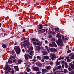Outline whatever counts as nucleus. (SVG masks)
<instances>
[{"instance_id": "nucleus-1", "label": "nucleus", "mask_w": 74, "mask_h": 74, "mask_svg": "<svg viewBox=\"0 0 74 74\" xmlns=\"http://www.w3.org/2000/svg\"><path fill=\"white\" fill-rule=\"evenodd\" d=\"M57 44L58 45H60L61 47L63 46V41L62 39H59L58 40Z\"/></svg>"}, {"instance_id": "nucleus-2", "label": "nucleus", "mask_w": 74, "mask_h": 74, "mask_svg": "<svg viewBox=\"0 0 74 74\" xmlns=\"http://www.w3.org/2000/svg\"><path fill=\"white\" fill-rule=\"evenodd\" d=\"M15 48H16L15 50L16 53L17 54H19L20 52H21V50L19 47V46H16Z\"/></svg>"}, {"instance_id": "nucleus-3", "label": "nucleus", "mask_w": 74, "mask_h": 74, "mask_svg": "<svg viewBox=\"0 0 74 74\" xmlns=\"http://www.w3.org/2000/svg\"><path fill=\"white\" fill-rule=\"evenodd\" d=\"M50 56L52 60H53L55 58H56V56H55V54H52L51 53H50Z\"/></svg>"}, {"instance_id": "nucleus-4", "label": "nucleus", "mask_w": 74, "mask_h": 74, "mask_svg": "<svg viewBox=\"0 0 74 74\" xmlns=\"http://www.w3.org/2000/svg\"><path fill=\"white\" fill-rule=\"evenodd\" d=\"M36 45H41V42H40L37 39H36Z\"/></svg>"}, {"instance_id": "nucleus-5", "label": "nucleus", "mask_w": 74, "mask_h": 74, "mask_svg": "<svg viewBox=\"0 0 74 74\" xmlns=\"http://www.w3.org/2000/svg\"><path fill=\"white\" fill-rule=\"evenodd\" d=\"M69 66H71V67L72 69H74V64H73L72 63H70L69 64Z\"/></svg>"}, {"instance_id": "nucleus-6", "label": "nucleus", "mask_w": 74, "mask_h": 74, "mask_svg": "<svg viewBox=\"0 0 74 74\" xmlns=\"http://www.w3.org/2000/svg\"><path fill=\"white\" fill-rule=\"evenodd\" d=\"M47 71V69H42V74H45V73H46Z\"/></svg>"}, {"instance_id": "nucleus-7", "label": "nucleus", "mask_w": 74, "mask_h": 74, "mask_svg": "<svg viewBox=\"0 0 74 74\" xmlns=\"http://www.w3.org/2000/svg\"><path fill=\"white\" fill-rule=\"evenodd\" d=\"M33 70L34 71H39V68L38 67H35L33 68Z\"/></svg>"}, {"instance_id": "nucleus-8", "label": "nucleus", "mask_w": 74, "mask_h": 74, "mask_svg": "<svg viewBox=\"0 0 74 74\" xmlns=\"http://www.w3.org/2000/svg\"><path fill=\"white\" fill-rule=\"evenodd\" d=\"M56 51V49L55 48H51L50 49V51L52 52H55Z\"/></svg>"}, {"instance_id": "nucleus-9", "label": "nucleus", "mask_w": 74, "mask_h": 74, "mask_svg": "<svg viewBox=\"0 0 74 74\" xmlns=\"http://www.w3.org/2000/svg\"><path fill=\"white\" fill-rule=\"evenodd\" d=\"M45 68L47 70H51V69H52V67L51 66H46Z\"/></svg>"}, {"instance_id": "nucleus-10", "label": "nucleus", "mask_w": 74, "mask_h": 74, "mask_svg": "<svg viewBox=\"0 0 74 74\" xmlns=\"http://www.w3.org/2000/svg\"><path fill=\"white\" fill-rule=\"evenodd\" d=\"M25 58L26 60H29V58L27 56V54H26L25 55Z\"/></svg>"}, {"instance_id": "nucleus-11", "label": "nucleus", "mask_w": 74, "mask_h": 74, "mask_svg": "<svg viewBox=\"0 0 74 74\" xmlns=\"http://www.w3.org/2000/svg\"><path fill=\"white\" fill-rule=\"evenodd\" d=\"M15 69L16 70V71H19V68L18 66H15L14 67Z\"/></svg>"}, {"instance_id": "nucleus-12", "label": "nucleus", "mask_w": 74, "mask_h": 74, "mask_svg": "<svg viewBox=\"0 0 74 74\" xmlns=\"http://www.w3.org/2000/svg\"><path fill=\"white\" fill-rule=\"evenodd\" d=\"M45 31V30L44 29H42V30H39V32H40V33H44Z\"/></svg>"}, {"instance_id": "nucleus-13", "label": "nucleus", "mask_w": 74, "mask_h": 74, "mask_svg": "<svg viewBox=\"0 0 74 74\" xmlns=\"http://www.w3.org/2000/svg\"><path fill=\"white\" fill-rule=\"evenodd\" d=\"M44 59H49V58L48 56H45L43 57Z\"/></svg>"}, {"instance_id": "nucleus-14", "label": "nucleus", "mask_w": 74, "mask_h": 74, "mask_svg": "<svg viewBox=\"0 0 74 74\" xmlns=\"http://www.w3.org/2000/svg\"><path fill=\"white\" fill-rule=\"evenodd\" d=\"M52 44H53V46H54L55 47H57V45H56V44L55 42H52Z\"/></svg>"}, {"instance_id": "nucleus-15", "label": "nucleus", "mask_w": 74, "mask_h": 74, "mask_svg": "<svg viewBox=\"0 0 74 74\" xmlns=\"http://www.w3.org/2000/svg\"><path fill=\"white\" fill-rule=\"evenodd\" d=\"M39 26H40L39 27V29H42V27L43 26V25L42 24H40L39 25Z\"/></svg>"}, {"instance_id": "nucleus-16", "label": "nucleus", "mask_w": 74, "mask_h": 74, "mask_svg": "<svg viewBox=\"0 0 74 74\" xmlns=\"http://www.w3.org/2000/svg\"><path fill=\"white\" fill-rule=\"evenodd\" d=\"M70 59H74V55H73L72 56L70 57Z\"/></svg>"}, {"instance_id": "nucleus-17", "label": "nucleus", "mask_w": 74, "mask_h": 74, "mask_svg": "<svg viewBox=\"0 0 74 74\" xmlns=\"http://www.w3.org/2000/svg\"><path fill=\"white\" fill-rule=\"evenodd\" d=\"M68 72V71L66 69H64V73H67Z\"/></svg>"}, {"instance_id": "nucleus-18", "label": "nucleus", "mask_w": 74, "mask_h": 74, "mask_svg": "<svg viewBox=\"0 0 74 74\" xmlns=\"http://www.w3.org/2000/svg\"><path fill=\"white\" fill-rule=\"evenodd\" d=\"M34 52H33V51H30L29 53V54L30 55H33Z\"/></svg>"}, {"instance_id": "nucleus-19", "label": "nucleus", "mask_w": 74, "mask_h": 74, "mask_svg": "<svg viewBox=\"0 0 74 74\" xmlns=\"http://www.w3.org/2000/svg\"><path fill=\"white\" fill-rule=\"evenodd\" d=\"M61 67H62V66H61V65L58 66H57V69L58 70L59 69H60V68H61Z\"/></svg>"}, {"instance_id": "nucleus-20", "label": "nucleus", "mask_w": 74, "mask_h": 74, "mask_svg": "<svg viewBox=\"0 0 74 74\" xmlns=\"http://www.w3.org/2000/svg\"><path fill=\"white\" fill-rule=\"evenodd\" d=\"M2 47L4 48H5L7 47V46H6V45L5 44L3 45Z\"/></svg>"}, {"instance_id": "nucleus-21", "label": "nucleus", "mask_w": 74, "mask_h": 74, "mask_svg": "<svg viewBox=\"0 0 74 74\" xmlns=\"http://www.w3.org/2000/svg\"><path fill=\"white\" fill-rule=\"evenodd\" d=\"M64 59V57H60L58 58V60H61V59Z\"/></svg>"}, {"instance_id": "nucleus-22", "label": "nucleus", "mask_w": 74, "mask_h": 74, "mask_svg": "<svg viewBox=\"0 0 74 74\" xmlns=\"http://www.w3.org/2000/svg\"><path fill=\"white\" fill-rule=\"evenodd\" d=\"M56 37H58V38H59V37H61V36H59V34H57Z\"/></svg>"}, {"instance_id": "nucleus-23", "label": "nucleus", "mask_w": 74, "mask_h": 74, "mask_svg": "<svg viewBox=\"0 0 74 74\" xmlns=\"http://www.w3.org/2000/svg\"><path fill=\"white\" fill-rule=\"evenodd\" d=\"M37 59H40V60H41V57L39 56H37Z\"/></svg>"}, {"instance_id": "nucleus-24", "label": "nucleus", "mask_w": 74, "mask_h": 74, "mask_svg": "<svg viewBox=\"0 0 74 74\" xmlns=\"http://www.w3.org/2000/svg\"><path fill=\"white\" fill-rule=\"evenodd\" d=\"M37 64H38V66H41V63L40 62H38L37 63Z\"/></svg>"}, {"instance_id": "nucleus-25", "label": "nucleus", "mask_w": 74, "mask_h": 74, "mask_svg": "<svg viewBox=\"0 0 74 74\" xmlns=\"http://www.w3.org/2000/svg\"><path fill=\"white\" fill-rule=\"evenodd\" d=\"M68 70H69V71H71L72 70V68H71V67H69L68 68Z\"/></svg>"}, {"instance_id": "nucleus-26", "label": "nucleus", "mask_w": 74, "mask_h": 74, "mask_svg": "<svg viewBox=\"0 0 74 74\" xmlns=\"http://www.w3.org/2000/svg\"><path fill=\"white\" fill-rule=\"evenodd\" d=\"M56 64L57 65H60V62H56Z\"/></svg>"}, {"instance_id": "nucleus-27", "label": "nucleus", "mask_w": 74, "mask_h": 74, "mask_svg": "<svg viewBox=\"0 0 74 74\" xmlns=\"http://www.w3.org/2000/svg\"><path fill=\"white\" fill-rule=\"evenodd\" d=\"M29 49L30 51H32V50H33V47H31L29 48Z\"/></svg>"}, {"instance_id": "nucleus-28", "label": "nucleus", "mask_w": 74, "mask_h": 74, "mask_svg": "<svg viewBox=\"0 0 74 74\" xmlns=\"http://www.w3.org/2000/svg\"><path fill=\"white\" fill-rule=\"evenodd\" d=\"M30 71V68H27V71L28 72H29Z\"/></svg>"}, {"instance_id": "nucleus-29", "label": "nucleus", "mask_w": 74, "mask_h": 74, "mask_svg": "<svg viewBox=\"0 0 74 74\" xmlns=\"http://www.w3.org/2000/svg\"><path fill=\"white\" fill-rule=\"evenodd\" d=\"M55 30L58 31L59 30V29L58 28H55Z\"/></svg>"}, {"instance_id": "nucleus-30", "label": "nucleus", "mask_w": 74, "mask_h": 74, "mask_svg": "<svg viewBox=\"0 0 74 74\" xmlns=\"http://www.w3.org/2000/svg\"><path fill=\"white\" fill-rule=\"evenodd\" d=\"M22 62V60H20L19 61H18V63H21Z\"/></svg>"}, {"instance_id": "nucleus-31", "label": "nucleus", "mask_w": 74, "mask_h": 74, "mask_svg": "<svg viewBox=\"0 0 74 74\" xmlns=\"http://www.w3.org/2000/svg\"><path fill=\"white\" fill-rule=\"evenodd\" d=\"M33 44L34 45H35L36 44H37V42L34 41L33 42Z\"/></svg>"}, {"instance_id": "nucleus-32", "label": "nucleus", "mask_w": 74, "mask_h": 74, "mask_svg": "<svg viewBox=\"0 0 74 74\" xmlns=\"http://www.w3.org/2000/svg\"><path fill=\"white\" fill-rule=\"evenodd\" d=\"M41 74V71H38L36 73V74Z\"/></svg>"}, {"instance_id": "nucleus-33", "label": "nucleus", "mask_w": 74, "mask_h": 74, "mask_svg": "<svg viewBox=\"0 0 74 74\" xmlns=\"http://www.w3.org/2000/svg\"><path fill=\"white\" fill-rule=\"evenodd\" d=\"M50 65H51V66H52L53 64V62H51L49 63Z\"/></svg>"}, {"instance_id": "nucleus-34", "label": "nucleus", "mask_w": 74, "mask_h": 74, "mask_svg": "<svg viewBox=\"0 0 74 74\" xmlns=\"http://www.w3.org/2000/svg\"><path fill=\"white\" fill-rule=\"evenodd\" d=\"M32 41H36V39L34 38H33L32 39Z\"/></svg>"}, {"instance_id": "nucleus-35", "label": "nucleus", "mask_w": 74, "mask_h": 74, "mask_svg": "<svg viewBox=\"0 0 74 74\" xmlns=\"http://www.w3.org/2000/svg\"><path fill=\"white\" fill-rule=\"evenodd\" d=\"M42 53H43V55H46V53H45V52L44 51H43L42 52Z\"/></svg>"}, {"instance_id": "nucleus-36", "label": "nucleus", "mask_w": 74, "mask_h": 74, "mask_svg": "<svg viewBox=\"0 0 74 74\" xmlns=\"http://www.w3.org/2000/svg\"><path fill=\"white\" fill-rule=\"evenodd\" d=\"M49 38H52V36L51 35H49Z\"/></svg>"}, {"instance_id": "nucleus-37", "label": "nucleus", "mask_w": 74, "mask_h": 74, "mask_svg": "<svg viewBox=\"0 0 74 74\" xmlns=\"http://www.w3.org/2000/svg\"><path fill=\"white\" fill-rule=\"evenodd\" d=\"M38 51H40V50H41V48H40V47H38Z\"/></svg>"}, {"instance_id": "nucleus-38", "label": "nucleus", "mask_w": 74, "mask_h": 74, "mask_svg": "<svg viewBox=\"0 0 74 74\" xmlns=\"http://www.w3.org/2000/svg\"><path fill=\"white\" fill-rule=\"evenodd\" d=\"M30 59H32L33 58V56H29V57Z\"/></svg>"}, {"instance_id": "nucleus-39", "label": "nucleus", "mask_w": 74, "mask_h": 74, "mask_svg": "<svg viewBox=\"0 0 74 74\" xmlns=\"http://www.w3.org/2000/svg\"><path fill=\"white\" fill-rule=\"evenodd\" d=\"M70 61H71V60L70 59L67 60V61L68 62H70Z\"/></svg>"}, {"instance_id": "nucleus-40", "label": "nucleus", "mask_w": 74, "mask_h": 74, "mask_svg": "<svg viewBox=\"0 0 74 74\" xmlns=\"http://www.w3.org/2000/svg\"><path fill=\"white\" fill-rule=\"evenodd\" d=\"M57 69V68L56 67L55 68H53V71H55Z\"/></svg>"}, {"instance_id": "nucleus-41", "label": "nucleus", "mask_w": 74, "mask_h": 74, "mask_svg": "<svg viewBox=\"0 0 74 74\" xmlns=\"http://www.w3.org/2000/svg\"><path fill=\"white\" fill-rule=\"evenodd\" d=\"M49 46H50V47H53V45L52 44H49Z\"/></svg>"}, {"instance_id": "nucleus-42", "label": "nucleus", "mask_w": 74, "mask_h": 74, "mask_svg": "<svg viewBox=\"0 0 74 74\" xmlns=\"http://www.w3.org/2000/svg\"><path fill=\"white\" fill-rule=\"evenodd\" d=\"M8 63H12V61H10V60H9L8 61Z\"/></svg>"}, {"instance_id": "nucleus-43", "label": "nucleus", "mask_w": 74, "mask_h": 74, "mask_svg": "<svg viewBox=\"0 0 74 74\" xmlns=\"http://www.w3.org/2000/svg\"><path fill=\"white\" fill-rule=\"evenodd\" d=\"M16 59H14L13 60V62L14 63H16Z\"/></svg>"}, {"instance_id": "nucleus-44", "label": "nucleus", "mask_w": 74, "mask_h": 74, "mask_svg": "<svg viewBox=\"0 0 74 74\" xmlns=\"http://www.w3.org/2000/svg\"><path fill=\"white\" fill-rule=\"evenodd\" d=\"M45 44H48V42L47 41V40H46L45 42Z\"/></svg>"}, {"instance_id": "nucleus-45", "label": "nucleus", "mask_w": 74, "mask_h": 74, "mask_svg": "<svg viewBox=\"0 0 74 74\" xmlns=\"http://www.w3.org/2000/svg\"><path fill=\"white\" fill-rule=\"evenodd\" d=\"M65 67H66V68H68V67H69V66L67 65H65Z\"/></svg>"}, {"instance_id": "nucleus-46", "label": "nucleus", "mask_w": 74, "mask_h": 74, "mask_svg": "<svg viewBox=\"0 0 74 74\" xmlns=\"http://www.w3.org/2000/svg\"><path fill=\"white\" fill-rule=\"evenodd\" d=\"M32 60L33 61V62H36V60L35 59H33Z\"/></svg>"}, {"instance_id": "nucleus-47", "label": "nucleus", "mask_w": 74, "mask_h": 74, "mask_svg": "<svg viewBox=\"0 0 74 74\" xmlns=\"http://www.w3.org/2000/svg\"><path fill=\"white\" fill-rule=\"evenodd\" d=\"M47 51L48 52V53H49V52H50V51H49V49H47Z\"/></svg>"}, {"instance_id": "nucleus-48", "label": "nucleus", "mask_w": 74, "mask_h": 74, "mask_svg": "<svg viewBox=\"0 0 74 74\" xmlns=\"http://www.w3.org/2000/svg\"><path fill=\"white\" fill-rule=\"evenodd\" d=\"M43 26H48V25L45 24Z\"/></svg>"}, {"instance_id": "nucleus-49", "label": "nucleus", "mask_w": 74, "mask_h": 74, "mask_svg": "<svg viewBox=\"0 0 74 74\" xmlns=\"http://www.w3.org/2000/svg\"><path fill=\"white\" fill-rule=\"evenodd\" d=\"M66 58L67 60H68V59H69V58H70V57H66Z\"/></svg>"}, {"instance_id": "nucleus-50", "label": "nucleus", "mask_w": 74, "mask_h": 74, "mask_svg": "<svg viewBox=\"0 0 74 74\" xmlns=\"http://www.w3.org/2000/svg\"><path fill=\"white\" fill-rule=\"evenodd\" d=\"M41 61L42 62H44V60L43 59H42L41 60Z\"/></svg>"}, {"instance_id": "nucleus-51", "label": "nucleus", "mask_w": 74, "mask_h": 74, "mask_svg": "<svg viewBox=\"0 0 74 74\" xmlns=\"http://www.w3.org/2000/svg\"><path fill=\"white\" fill-rule=\"evenodd\" d=\"M62 39L63 40H64H64H65V38H64V37L62 36Z\"/></svg>"}, {"instance_id": "nucleus-52", "label": "nucleus", "mask_w": 74, "mask_h": 74, "mask_svg": "<svg viewBox=\"0 0 74 74\" xmlns=\"http://www.w3.org/2000/svg\"><path fill=\"white\" fill-rule=\"evenodd\" d=\"M71 52V51L70 50H68L67 52V53H69L70 52Z\"/></svg>"}, {"instance_id": "nucleus-53", "label": "nucleus", "mask_w": 74, "mask_h": 74, "mask_svg": "<svg viewBox=\"0 0 74 74\" xmlns=\"http://www.w3.org/2000/svg\"><path fill=\"white\" fill-rule=\"evenodd\" d=\"M12 74H14V71H13L11 72Z\"/></svg>"}, {"instance_id": "nucleus-54", "label": "nucleus", "mask_w": 74, "mask_h": 74, "mask_svg": "<svg viewBox=\"0 0 74 74\" xmlns=\"http://www.w3.org/2000/svg\"><path fill=\"white\" fill-rule=\"evenodd\" d=\"M64 64L65 66H66V65H67V62H65Z\"/></svg>"}, {"instance_id": "nucleus-55", "label": "nucleus", "mask_w": 74, "mask_h": 74, "mask_svg": "<svg viewBox=\"0 0 74 74\" xmlns=\"http://www.w3.org/2000/svg\"><path fill=\"white\" fill-rule=\"evenodd\" d=\"M62 68H64V65H62Z\"/></svg>"}, {"instance_id": "nucleus-56", "label": "nucleus", "mask_w": 74, "mask_h": 74, "mask_svg": "<svg viewBox=\"0 0 74 74\" xmlns=\"http://www.w3.org/2000/svg\"><path fill=\"white\" fill-rule=\"evenodd\" d=\"M26 32V30L25 29H24L23 31V32Z\"/></svg>"}, {"instance_id": "nucleus-57", "label": "nucleus", "mask_w": 74, "mask_h": 74, "mask_svg": "<svg viewBox=\"0 0 74 74\" xmlns=\"http://www.w3.org/2000/svg\"><path fill=\"white\" fill-rule=\"evenodd\" d=\"M65 62H64V61H63L62 62V63H65Z\"/></svg>"}, {"instance_id": "nucleus-58", "label": "nucleus", "mask_w": 74, "mask_h": 74, "mask_svg": "<svg viewBox=\"0 0 74 74\" xmlns=\"http://www.w3.org/2000/svg\"><path fill=\"white\" fill-rule=\"evenodd\" d=\"M45 48H46V49H48V46H45Z\"/></svg>"}, {"instance_id": "nucleus-59", "label": "nucleus", "mask_w": 74, "mask_h": 74, "mask_svg": "<svg viewBox=\"0 0 74 74\" xmlns=\"http://www.w3.org/2000/svg\"><path fill=\"white\" fill-rule=\"evenodd\" d=\"M22 51L23 52H25V50H24V49H22Z\"/></svg>"}, {"instance_id": "nucleus-60", "label": "nucleus", "mask_w": 74, "mask_h": 74, "mask_svg": "<svg viewBox=\"0 0 74 74\" xmlns=\"http://www.w3.org/2000/svg\"><path fill=\"white\" fill-rule=\"evenodd\" d=\"M55 34V32H53V35H54Z\"/></svg>"}, {"instance_id": "nucleus-61", "label": "nucleus", "mask_w": 74, "mask_h": 74, "mask_svg": "<svg viewBox=\"0 0 74 74\" xmlns=\"http://www.w3.org/2000/svg\"><path fill=\"white\" fill-rule=\"evenodd\" d=\"M65 40H68V38H66Z\"/></svg>"}, {"instance_id": "nucleus-62", "label": "nucleus", "mask_w": 74, "mask_h": 74, "mask_svg": "<svg viewBox=\"0 0 74 74\" xmlns=\"http://www.w3.org/2000/svg\"><path fill=\"white\" fill-rule=\"evenodd\" d=\"M30 55H29V54H27V56H28L29 57L30 56Z\"/></svg>"}, {"instance_id": "nucleus-63", "label": "nucleus", "mask_w": 74, "mask_h": 74, "mask_svg": "<svg viewBox=\"0 0 74 74\" xmlns=\"http://www.w3.org/2000/svg\"><path fill=\"white\" fill-rule=\"evenodd\" d=\"M42 40H44V38H42Z\"/></svg>"}, {"instance_id": "nucleus-64", "label": "nucleus", "mask_w": 74, "mask_h": 74, "mask_svg": "<svg viewBox=\"0 0 74 74\" xmlns=\"http://www.w3.org/2000/svg\"><path fill=\"white\" fill-rule=\"evenodd\" d=\"M49 33L50 34L51 33H52V32H49Z\"/></svg>"}]
</instances>
